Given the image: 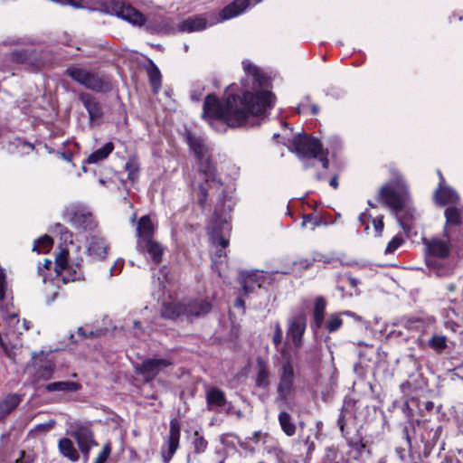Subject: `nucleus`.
Instances as JSON below:
<instances>
[{"instance_id":"1","label":"nucleus","mask_w":463,"mask_h":463,"mask_svg":"<svg viewBox=\"0 0 463 463\" xmlns=\"http://www.w3.org/2000/svg\"><path fill=\"white\" fill-rule=\"evenodd\" d=\"M233 86L225 91V100L220 102L214 95L209 94L203 103V117L218 119L231 128L259 125V120L272 106V94L260 91L251 94L245 91L242 97L232 94Z\"/></svg>"},{"instance_id":"2","label":"nucleus","mask_w":463,"mask_h":463,"mask_svg":"<svg viewBox=\"0 0 463 463\" xmlns=\"http://www.w3.org/2000/svg\"><path fill=\"white\" fill-rule=\"evenodd\" d=\"M67 249H61L55 257V265L52 269V260L45 259L43 266H39L38 274L43 277V282L45 285L44 292L46 302H53L58 295V290L61 285L69 282L80 280L83 277L81 266L79 263H68Z\"/></svg>"},{"instance_id":"3","label":"nucleus","mask_w":463,"mask_h":463,"mask_svg":"<svg viewBox=\"0 0 463 463\" xmlns=\"http://www.w3.org/2000/svg\"><path fill=\"white\" fill-rule=\"evenodd\" d=\"M282 143L304 161V167L320 168L325 172L328 167L327 151L324 150L317 138L307 135H298L291 140L287 134L282 137Z\"/></svg>"},{"instance_id":"4","label":"nucleus","mask_w":463,"mask_h":463,"mask_svg":"<svg viewBox=\"0 0 463 463\" xmlns=\"http://www.w3.org/2000/svg\"><path fill=\"white\" fill-rule=\"evenodd\" d=\"M376 200L395 213H398L407 206L409 194L407 184L401 175H396L394 178L383 185L378 193Z\"/></svg>"},{"instance_id":"5","label":"nucleus","mask_w":463,"mask_h":463,"mask_svg":"<svg viewBox=\"0 0 463 463\" xmlns=\"http://www.w3.org/2000/svg\"><path fill=\"white\" fill-rule=\"evenodd\" d=\"M185 140L198 160L199 175L208 186L215 182V168L211 162L209 147L202 136L195 135L188 130L185 131Z\"/></svg>"},{"instance_id":"6","label":"nucleus","mask_w":463,"mask_h":463,"mask_svg":"<svg viewBox=\"0 0 463 463\" xmlns=\"http://www.w3.org/2000/svg\"><path fill=\"white\" fill-rule=\"evenodd\" d=\"M1 319L5 324L6 330L0 332V345L7 352L8 345H15L14 341L24 331L28 330L29 326L25 320L21 321L16 313L8 312L4 314Z\"/></svg>"},{"instance_id":"7","label":"nucleus","mask_w":463,"mask_h":463,"mask_svg":"<svg viewBox=\"0 0 463 463\" xmlns=\"http://www.w3.org/2000/svg\"><path fill=\"white\" fill-rule=\"evenodd\" d=\"M282 363L279 370V382L277 387L279 400L285 401L293 392L294 367L288 353L281 352Z\"/></svg>"},{"instance_id":"8","label":"nucleus","mask_w":463,"mask_h":463,"mask_svg":"<svg viewBox=\"0 0 463 463\" xmlns=\"http://www.w3.org/2000/svg\"><path fill=\"white\" fill-rule=\"evenodd\" d=\"M65 73L87 89L96 91H103L108 89V82L103 78L82 68L71 67L66 70Z\"/></svg>"},{"instance_id":"9","label":"nucleus","mask_w":463,"mask_h":463,"mask_svg":"<svg viewBox=\"0 0 463 463\" xmlns=\"http://www.w3.org/2000/svg\"><path fill=\"white\" fill-rule=\"evenodd\" d=\"M65 217L75 228L87 231L92 230L95 227L92 214L79 206L72 205L67 207L65 210Z\"/></svg>"},{"instance_id":"10","label":"nucleus","mask_w":463,"mask_h":463,"mask_svg":"<svg viewBox=\"0 0 463 463\" xmlns=\"http://www.w3.org/2000/svg\"><path fill=\"white\" fill-rule=\"evenodd\" d=\"M111 7L115 15L134 25L141 26L146 22L145 16L139 11L128 4L115 1L111 3Z\"/></svg>"},{"instance_id":"11","label":"nucleus","mask_w":463,"mask_h":463,"mask_svg":"<svg viewBox=\"0 0 463 463\" xmlns=\"http://www.w3.org/2000/svg\"><path fill=\"white\" fill-rule=\"evenodd\" d=\"M180 423L176 419L170 421L166 449L162 448L161 454L164 463H169L179 447Z\"/></svg>"},{"instance_id":"12","label":"nucleus","mask_w":463,"mask_h":463,"mask_svg":"<svg viewBox=\"0 0 463 463\" xmlns=\"http://www.w3.org/2000/svg\"><path fill=\"white\" fill-rule=\"evenodd\" d=\"M439 183L438 188L434 192V202L440 206L456 204L459 200L458 193L453 188L446 184L445 179L440 172H439Z\"/></svg>"},{"instance_id":"13","label":"nucleus","mask_w":463,"mask_h":463,"mask_svg":"<svg viewBox=\"0 0 463 463\" xmlns=\"http://www.w3.org/2000/svg\"><path fill=\"white\" fill-rule=\"evenodd\" d=\"M171 364L172 362L168 359H146L137 368V373L141 374L146 381H151Z\"/></svg>"},{"instance_id":"14","label":"nucleus","mask_w":463,"mask_h":463,"mask_svg":"<svg viewBox=\"0 0 463 463\" xmlns=\"http://www.w3.org/2000/svg\"><path fill=\"white\" fill-rule=\"evenodd\" d=\"M72 437L76 439L78 447L83 455L84 462H87L91 448L98 445L94 440L92 431L87 427H79L72 432Z\"/></svg>"},{"instance_id":"15","label":"nucleus","mask_w":463,"mask_h":463,"mask_svg":"<svg viewBox=\"0 0 463 463\" xmlns=\"http://www.w3.org/2000/svg\"><path fill=\"white\" fill-rule=\"evenodd\" d=\"M219 19L214 18L213 14L209 15V19L204 16L189 17L181 22L177 26V31L182 33H194L204 30L207 26L214 24Z\"/></svg>"},{"instance_id":"16","label":"nucleus","mask_w":463,"mask_h":463,"mask_svg":"<svg viewBox=\"0 0 463 463\" xmlns=\"http://www.w3.org/2000/svg\"><path fill=\"white\" fill-rule=\"evenodd\" d=\"M240 280L244 293L250 294L255 288H260L264 284L266 275L263 271L260 270L241 272Z\"/></svg>"},{"instance_id":"17","label":"nucleus","mask_w":463,"mask_h":463,"mask_svg":"<svg viewBox=\"0 0 463 463\" xmlns=\"http://www.w3.org/2000/svg\"><path fill=\"white\" fill-rule=\"evenodd\" d=\"M306 326V318L302 315L292 317L288 322V335L297 347H299L302 344V336L305 333Z\"/></svg>"},{"instance_id":"18","label":"nucleus","mask_w":463,"mask_h":463,"mask_svg":"<svg viewBox=\"0 0 463 463\" xmlns=\"http://www.w3.org/2000/svg\"><path fill=\"white\" fill-rule=\"evenodd\" d=\"M184 316L187 319L200 317L206 315L212 308V305L206 299H194L184 302Z\"/></svg>"},{"instance_id":"19","label":"nucleus","mask_w":463,"mask_h":463,"mask_svg":"<svg viewBox=\"0 0 463 463\" xmlns=\"http://www.w3.org/2000/svg\"><path fill=\"white\" fill-rule=\"evenodd\" d=\"M109 250V245L103 238L93 236L88 243V253L95 260H103Z\"/></svg>"},{"instance_id":"20","label":"nucleus","mask_w":463,"mask_h":463,"mask_svg":"<svg viewBox=\"0 0 463 463\" xmlns=\"http://www.w3.org/2000/svg\"><path fill=\"white\" fill-rule=\"evenodd\" d=\"M250 5L249 0H234L220 13V20H229L242 14Z\"/></svg>"},{"instance_id":"21","label":"nucleus","mask_w":463,"mask_h":463,"mask_svg":"<svg viewBox=\"0 0 463 463\" xmlns=\"http://www.w3.org/2000/svg\"><path fill=\"white\" fill-rule=\"evenodd\" d=\"M138 248L149 254L156 264L161 261L164 249L160 243L151 239L138 240Z\"/></svg>"},{"instance_id":"22","label":"nucleus","mask_w":463,"mask_h":463,"mask_svg":"<svg viewBox=\"0 0 463 463\" xmlns=\"http://www.w3.org/2000/svg\"><path fill=\"white\" fill-rule=\"evenodd\" d=\"M429 254L444 259L449 256L450 249L447 241L433 239L425 242Z\"/></svg>"},{"instance_id":"23","label":"nucleus","mask_w":463,"mask_h":463,"mask_svg":"<svg viewBox=\"0 0 463 463\" xmlns=\"http://www.w3.org/2000/svg\"><path fill=\"white\" fill-rule=\"evenodd\" d=\"M185 305L184 302H165L163 304L161 314L162 317L168 319H175L180 316H184Z\"/></svg>"},{"instance_id":"24","label":"nucleus","mask_w":463,"mask_h":463,"mask_svg":"<svg viewBox=\"0 0 463 463\" xmlns=\"http://www.w3.org/2000/svg\"><path fill=\"white\" fill-rule=\"evenodd\" d=\"M21 396L15 393L7 394L0 401V420L10 414L21 402Z\"/></svg>"},{"instance_id":"25","label":"nucleus","mask_w":463,"mask_h":463,"mask_svg":"<svg viewBox=\"0 0 463 463\" xmlns=\"http://www.w3.org/2000/svg\"><path fill=\"white\" fill-rule=\"evenodd\" d=\"M206 402L209 410L223 407L226 404L225 394L218 388H210L206 392Z\"/></svg>"},{"instance_id":"26","label":"nucleus","mask_w":463,"mask_h":463,"mask_svg":"<svg viewBox=\"0 0 463 463\" xmlns=\"http://www.w3.org/2000/svg\"><path fill=\"white\" fill-rule=\"evenodd\" d=\"M44 389L50 392H72L80 389V385L74 382L61 381L48 383Z\"/></svg>"},{"instance_id":"27","label":"nucleus","mask_w":463,"mask_h":463,"mask_svg":"<svg viewBox=\"0 0 463 463\" xmlns=\"http://www.w3.org/2000/svg\"><path fill=\"white\" fill-rule=\"evenodd\" d=\"M58 449L60 453L68 458L71 461H78L80 458L79 453L75 449L72 441L67 438H62L58 442Z\"/></svg>"},{"instance_id":"28","label":"nucleus","mask_w":463,"mask_h":463,"mask_svg":"<svg viewBox=\"0 0 463 463\" xmlns=\"http://www.w3.org/2000/svg\"><path fill=\"white\" fill-rule=\"evenodd\" d=\"M154 232V224L149 216H143L137 222V235L138 240H149Z\"/></svg>"},{"instance_id":"29","label":"nucleus","mask_w":463,"mask_h":463,"mask_svg":"<svg viewBox=\"0 0 463 463\" xmlns=\"http://www.w3.org/2000/svg\"><path fill=\"white\" fill-rule=\"evenodd\" d=\"M242 66L245 73L248 76H250L254 82H256L259 86H263L266 83V77L260 71V70L253 65L249 61H242Z\"/></svg>"},{"instance_id":"30","label":"nucleus","mask_w":463,"mask_h":463,"mask_svg":"<svg viewBox=\"0 0 463 463\" xmlns=\"http://www.w3.org/2000/svg\"><path fill=\"white\" fill-rule=\"evenodd\" d=\"M257 368L256 385L260 388H266L269 384L270 373L269 367L266 363L259 359Z\"/></svg>"},{"instance_id":"31","label":"nucleus","mask_w":463,"mask_h":463,"mask_svg":"<svg viewBox=\"0 0 463 463\" xmlns=\"http://www.w3.org/2000/svg\"><path fill=\"white\" fill-rule=\"evenodd\" d=\"M113 149H114L113 143L108 142L102 147H100L99 149L91 153L87 158V163L88 164H96L99 161L106 159L111 154Z\"/></svg>"},{"instance_id":"32","label":"nucleus","mask_w":463,"mask_h":463,"mask_svg":"<svg viewBox=\"0 0 463 463\" xmlns=\"http://www.w3.org/2000/svg\"><path fill=\"white\" fill-rule=\"evenodd\" d=\"M212 241L214 246L220 247V249L215 251L213 258V263H216L218 259H221L226 255L225 249L229 245V241L223 236L217 234V232L213 233Z\"/></svg>"},{"instance_id":"33","label":"nucleus","mask_w":463,"mask_h":463,"mask_svg":"<svg viewBox=\"0 0 463 463\" xmlns=\"http://www.w3.org/2000/svg\"><path fill=\"white\" fill-rule=\"evenodd\" d=\"M446 218V225L458 226L463 218V211L456 206H449L444 213Z\"/></svg>"},{"instance_id":"34","label":"nucleus","mask_w":463,"mask_h":463,"mask_svg":"<svg viewBox=\"0 0 463 463\" xmlns=\"http://www.w3.org/2000/svg\"><path fill=\"white\" fill-rule=\"evenodd\" d=\"M326 302L324 298L318 297L315 301L314 322L317 327H321L324 323V313Z\"/></svg>"},{"instance_id":"35","label":"nucleus","mask_w":463,"mask_h":463,"mask_svg":"<svg viewBox=\"0 0 463 463\" xmlns=\"http://www.w3.org/2000/svg\"><path fill=\"white\" fill-rule=\"evenodd\" d=\"M85 109H87L90 118L91 120L97 119L101 117V109L95 99L91 97H86L82 99Z\"/></svg>"},{"instance_id":"36","label":"nucleus","mask_w":463,"mask_h":463,"mask_svg":"<svg viewBox=\"0 0 463 463\" xmlns=\"http://www.w3.org/2000/svg\"><path fill=\"white\" fill-rule=\"evenodd\" d=\"M52 239L48 235H43L34 241L33 250L37 253H47L52 247Z\"/></svg>"},{"instance_id":"37","label":"nucleus","mask_w":463,"mask_h":463,"mask_svg":"<svg viewBox=\"0 0 463 463\" xmlns=\"http://www.w3.org/2000/svg\"><path fill=\"white\" fill-rule=\"evenodd\" d=\"M279 424L281 426L282 430L288 436L294 435L296 431L295 425L291 422L290 415L288 412L282 411L279 415Z\"/></svg>"},{"instance_id":"38","label":"nucleus","mask_w":463,"mask_h":463,"mask_svg":"<svg viewBox=\"0 0 463 463\" xmlns=\"http://www.w3.org/2000/svg\"><path fill=\"white\" fill-rule=\"evenodd\" d=\"M221 442L226 447L235 448L238 444L241 449H247L245 442L241 441L237 436L231 433L222 435Z\"/></svg>"},{"instance_id":"39","label":"nucleus","mask_w":463,"mask_h":463,"mask_svg":"<svg viewBox=\"0 0 463 463\" xmlns=\"http://www.w3.org/2000/svg\"><path fill=\"white\" fill-rule=\"evenodd\" d=\"M343 325V320L338 314H332L326 322V328L328 332L333 333L338 330Z\"/></svg>"},{"instance_id":"40","label":"nucleus","mask_w":463,"mask_h":463,"mask_svg":"<svg viewBox=\"0 0 463 463\" xmlns=\"http://www.w3.org/2000/svg\"><path fill=\"white\" fill-rule=\"evenodd\" d=\"M6 286L0 287V317L8 313L9 306H12L11 299L6 294Z\"/></svg>"},{"instance_id":"41","label":"nucleus","mask_w":463,"mask_h":463,"mask_svg":"<svg viewBox=\"0 0 463 463\" xmlns=\"http://www.w3.org/2000/svg\"><path fill=\"white\" fill-rule=\"evenodd\" d=\"M193 445L194 452L200 454L205 451L208 442L198 431H195L194 433Z\"/></svg>"},{"instance_id":"42","label":"nucleus","mask_w":463,"mask_h":463,"mask_svg":"<svg viewBox=\"0 0 463 463\" xmlns=\"http://www.w3.org/2000/svg\"><path fill=\"white\" fill-rule=\"evenodd\" d=\"M430 346L436 351H442L447 347V338L444 335H435L429 341Z\"/></svg>"},{"instance_id":"43","label":"nucleus","mask_w":463,"mask_h":463,"mask_svg":"<svg viewBox=\"0 0 463 463\" xmlns=\"http://www.w3.org/2000/svg\"><path fill=\"white\" fill-rule=\"evenodd\" d=\"M324 463H347V459L340 456L335 449H328L324 458Z\"/></svg>"},{"instance_id":"44","label":"nucleus","mask_w":463,"mask_h":463,"mask_svg":"<svg viewBox=\"0 0 463 463\" xmlns=\"http://www.w3.org/2000/svg\"><path fill=\"white\" fill-rule=\"evenodd\" d=\"M148 76L151 85L154 90L156 92L161 83V73L159 70L155 65H153L152 68L148 70Z\"/></svg>"},{"instance_id":"45","label":"nucleus","mask_w":463,"mask_h":463,"mask_svg":"<svg viewBox=\"0 0 463 463\" xmlns=\"http://www.w3.org/2000/svg\"><path fill=\"white\" fill-rule=\"evenodd\" d=\"M308 223L313 227H318L321 225L322 221L319 217L314 216L313 214L304 215L301 226L306 227Z\"/></svg>"},{"instance_id":"46","label":"nucleus","mask_w":463,"mask_h":463,"mask_svg":"<svg viewBox=\"0 0 463 463\" xmlns=\"http://www.w3.org/2000/svg\"><path fill=\"white\" fill-rule=\"evenodd\" d=\"M402 240L399 237H393L392 241L388 243L385 253L391 254L394 252L401 245H402Z\"/></svg>"},{"instance_id":"47","label":"nucleus","mask_w":463,"mask_h":463,"mask_svg":"<svg viewBox=\"0 0 463 463\" xmlns=\"http://www.w3.org/2000/svg\"><path fill=\"white\" fill-rule=\"evenodd\" d=\"M207 191L208 187L204 186L202 184H198V195L197 200L200 205L203 206L207 200Z\"/></svg>"},{"instance_id":"48","label":"nucleus","mask_w":463,"mask_h":463,"mask_svg":"<svg viewBox=\"0 0 463 463\" xmlns=\"http://www.w3.org/2000/svg\"><path fill=\"white\" fill-rule=\"evenodd\" d=\"M372 220V215L367 212L362 213L358 217V222L364 227V232L369 233V222Z\"/></svg>"},{"instance_id":"49","label":"nucleus","mask_w":463,"mask_h":463,"mask_svg":"<svg viewBox=\"0 0 463 463\" xmlns=\"http://www.w3.org/2000/svg\"><path fill=\"white\" fill-rule=\"evenodd\" d=\"M110 454V446L107 444L104 446L102 451L98 455L94 463H105Z\"/></svg>"},{"instance_id":"50","label":"nucleus","mask_w":463,"mask_h":463,"mask_svg":"<svg viewBox=\"0 0 463 463\" xmlns=\"http://www.w3.org/2000/svg\"><path fill=\"white\" fill-rule=\"evenodd\" d=\"M126 168L128 171V177L134 181L137 177L138 167L134 161H128L126 165Z\"/></svg>"},{"instance_id":"51","label":"nucleus","mask_w":463,"mask_h":463,"mask_svg":"<svg viewBox=\"0 0 463 463\" xmlns=\"http://www.w3.org/2000/svg\"><path fill=\"white\" fill-rule=\"evenodd\" d=\"M372 223L374 230L375 236H380L383 230V217L372 218Z\"/></svg>"},{"instance_id":"52","label":"nucleus","mask_w":463,"mask_h":463,"mask_svg":"<svg viewBox=\"0 0 463 463\" xmlns=\"http://www.w3.org/2000/svg\"><path fill=\"white\" fill-rule=\"evenodd\" d=\"M274 335H273V337H272V341H273V344L278 346L281 344L282 342V330L279 326V324H276L275 325V327H274Z\"/></svg>"},{"instance_id":"53","label":"nucleus","mask_w":463,"mask_h":463,"mask_svg":"<svg viewBox=\"0 0 463 463\" xmlns=\"http://www.w3.org/2000/svg\"><path fill=\"white\" fill-rule=\"evenodd\" d=\"M124 261L122 259L117 260L115 264L110 268V275L113 276L115 274H118L120 272L121 269L123 268Z\"/></svg>"},{"instance_id":"54","label":"nucleus","mask_w":463,"mask_h":463,"mask_svg":"<svg viewBox=\"0 0 463 463\" xmlns=\"http://www.w3.org/2000/svg\"><path fill=\"white\" fill-rule=\"evenodd\" d=\"M431 271L435 272L437 276L443 277L449 274V269L445 267L433 266L430 268Z\"/></svg>"},{"instance_id":"55","label":"nucleus","mask_w":463,"mask_h":463,"mask_svg":"<svg viewBox=\"0 0 463 463\" xmlns=\"http://www.w3.org/2000/svg\"><path fill=\"white\" fill-rule=\"evenodd\" d=\"M78 334L83 337H89V336H92L94 335V332L92 330H90V329H86V328H83V327H80L78 329Z\"/></svg>"},{"instance_id":"56","label":"nucleus","mask_w":463,"mask_h":463,"mask_svg":"<svg viewBox=\"0 0 463 463\" xmlns=\"http://www.w3.org/2000/svg\"><path fill=\"white\" fill-rule=\"evenodd\" d=\"M134 335L137 337L143 336V329L141 328L139 323L137 321H134Z\"/></svg>"},{"instance_id":"57","label":"nucleus","mask_w":463,"mask_h":463,"mask_svg":"<svg viewBox=\"0 0 463 463\" xmlns=\"http://www.w3.org/2000/svg\"><path fill=\"white\" fill-rule=\"evenodd\" d=\"M315 260H317L316 258H314L312 260H309L307 259L302 260H300L299 265L302 268L307 269V268L310 267L312 265L313 261H315Z\"/></svg>"},{"instance_id":"58","label":"nucleus","mask_w":463,"mask_h":463,"mask_svg":"<svg viewBox=\"0 0 463 463\" xmlns=\"http://www.w3.org/2000/svg\"><path fill=\"white\" fill-rule=\"evenodd\" d=\"M25 57H26V54L24 53V52H21V53H14V58L15 61H17L18 62H22L25 60Z\"/></svg>"},{"instance_id":"59","label":"nucleus","mask_w":463,"mask_h":463,"mask_svg":"<svg viewBox=\"0 0 463 463\" xmlns=\"http://www.w3.org/2000/svg\"><path fill=\"white\" fill-rule=\"evenodd\" d=\"M6 286L5 274L0 269V287Z\"/></svg>"},{"instance_id":"60","label":"nucleus","mask_w":463,"mask_h":463,"mask_svg":"<svg viewBox=\"0 0 463 463\" xmlns=\"http://www.w3.org/2000/svg\"><path fill=\"white\" fill-rule=\"evenodd\" d=\"M348 282L352 288H356L359 284V280L354 278H348Z\"/></svg>"},{"instance_id":"61","label":"nucleus","mask_w":463,"mask_h":463,"mask_svg":"<svg viewBox=\"0 0 463 463\" xmlns=\"http://www.w3.org/2000/svg\"><path fill=\"white\" fill-rule=\"evenodd\" d=\"M343 314L346 315L348 317H352L355 318L356 320H359V321L362 320L361 317L356 316L354 313H353L351 311H345Z\"/></svg>"},{"instance_id":"62","label":"nucleus","mask_w":463,"mask_h":463,"mask_svg":"<svg viewBox=\"0 0 463 463\" xmlns=\"http://www.w3.org/2000/svg\"><path fill=\"white\" fill-rule=\"evenodd\" d=\"M221 229H222V231H226V232H229L231 230V226L226 220L223 221Z\"/></svg>"},{"instance_id":"63","label":"nucleus","mask_w":463,"mask_h":463,"mask_svg":"<svg viewBox=\"0 0 463 463\" xmlns=\"http://www.w3.org/2000/svg\"><path fill=\"white\" fill-rule=\"evenodd\" d=\"M329 184H330V185H331L333 188L336 189V188H337V186H338V182H337V178H336V176H334V177L330 180V183H329Z\"/></svg>"},{"instance_id":"64","label":"nucleus","mask_w":463,"mask_h":463,"mask_svg":"<svg viewBox=\"0 0 463 463\" xmlns=\"http://www.w3.org/2000/svg\"><path fill=\"white\" fill-rule=\"evenodd\" d=\"M318 111H319V108H318V106H317V105H311V106H310V113H311L312 115H316V114H317V113H318Z\"/></svg>"}]
</instances>
